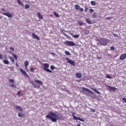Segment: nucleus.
Returning a JSON list of instances; mask_svg holds the SVG:
<instances>
[{
    "label": "nucleus",
    "instance_id": "a878e982",
    "mask_svg": "<svg viewBox=\"0 0 126 126\" xmlns=\"http://www.w3.org/2000/svg\"><path fill=\"white\" fill-rule=\"evenodd\" d=\"M78 23H79V25H80V26H82V25H84V23H83V22H82V21H79V22H78Z\"/></svg>",
    "mask_w": 126,
    "mask_h": 126
},
{
    "label": "nucleus",
    "instance_id": "6e6552de",
    "mask_svg": "<svg viewBox=\"0 0 126 126\" xmlns=\"http://www.w3.org/2000/svg\"><path fill=\"white\" fill-rule=\"evenodd\" d=\"M73 119H74V120H78L79 121H80L81 122H85V120L84 119H82L80 118H78V117H77L76 116H75L74 115V114H73Z\"/></svg>",
    "mask_w": 126,
    "mask_h": 126
},
{
    "label": "nucleus",
    "instance_id": "7ed1b4c3",
    "mask_svg": "<svg viewBox=\"0 0 126 126\" xmlns=\"http://www.w3.org/2000/svg\"><path fill=\"white\" fill-rule=\"evenodd\" d=\"M82 92L85 95H86V92H88V93H89L90 94H93V92L92 91L84 87L82 88Z\"/></svg>",
    "mask_w": 126,
    "mask_h": 126
},
{
    "label": "nucleus",
    "instance_id": "f3484780",
    "mask_svg": "<svg viewBox=\"0 0 126 126\" xmlns=\"http://www.w3.org/2000/svg\"><path fill=\"white\" fill-rule=\"evenodd\" d=\"M91 89H92V90H93V91H94V92H96L97 94H101V93H100V92L98 91L96 89H94L92 88H91Z\"/></svg>",
    "mask_w": 126,
    "mask_h": 126
},
{
    "label": "nucleus",
    "instance_id": "58836bf2",
    "mask_svg": "<svg viewBox=\"0 0 126 126\" xmlns=\"http://www.w3.org/2000/svg\"><path fill=\"white\" fill-rule=\"evenodd\" d=\"M18 117H19V118H21L22 117V113H18Z\"/></svg>",
    "mask_w": 126,
    "mask_h": 126
},
{
    "label": "nucleus",
    "instance_id": "c9c22d12",
    "mask_svg": "<svg viewBox=\"0 0 126 126\" xmlns=\"http://www.w3.org/2000/svg\"><path fill=\"white\" fill-rule=\"evenodd\" d=\"M12 56L14 58L15 60H17V56H16V55H14V54H12Z\"/></svg>",
    "mask_w": 126,
    "mask_h": 126
},
{
    "label": "nucleus",
    "instance_id": "13d9d810",
    "mask_svg": "<svg viewBox=\"0 0 126 126\" xmlns=\"http://www.w3.org/2000/svg\"><path fill=\"white\" fill-rule=\"evenodd\" d=\"M97 59H101V57H98V58H97Z\"/></svg>",
    "mask_w": 126,
    "mask_h": 126
},
{
    "label": "nucleus",
    "instance_id": "49530a36",
    "mask_svg": "<svg viewBox=\"0 0 126 126\" xmlns=\"http://www.w3.org/2000/svg\"><path fill=\"white\" fill-rule=\"evenodd\" d=\"M113 35L114 36V37H118V34H117L116 33H114Z\"/></svg>",
    "mask_w": 126,
    "mask_h": 126
},
{
    "label": "nucleus",
    "instance_id": "c03bdc74",
    "mask_svg": "<svg viewBox=\"0 0 126 126\" xmlns=\"http://www.w3.org/2000/svg\"><path fill=\"white\" fill-rule=\"evenodd\" d=\"M10 60H11L12 63H14V59L13 58H11Z\"/></svg>",
    "mask_w": 126,
    "mask_h": 126
},
{
    "label": "nucleus",
    "instance_id": "37998d69",
    "mask_svg": "<svg viewBox=\"0 0 126 126\" xmlns=\"http://www.w3.org/2000/svg\"><path fill=\"white\" fill-rule=\"evenodd\" d=\"M10 50H11V51H14V48L13 47H10Z\"/></svg>",
    "mask_w": 126,
    "mask_h": 126
},
{
    "label": "nucleus",
    "instance_id": "bb28decb",
    "mask_svg": "<svg viewBox=\"0 0 126 126\" xmlns=\"http://www.w3.org/2000/svg\"><path fill=\"white\" fill-rule=\"evenodd\" d=\"M91 4H92V5H96V2L94 1H91Z\"/></svg>",
    "mask_w": 126,
    "mask_h": 126
},
{
    "label": "nucleus",
    "instance_id": "c756f323",
    "mask_svg": "<svg viewBox=\"0 0 126 126\" xmlns=\"http://www.w3.org/2000/svg\"><path fill=\"white\" fill-rule=\"evenodd\" d=\"M84 7H85V9H84L85 12H87V11H88V7H87V6H85Z\"/></svg>",
    "mask_w": 126,
    "mask_h": 126
},
{
    "label": "nucleus",
    "instance_id": "4d7b16f0",
    "mask_svg": "<svg viewBox=\"0 0 126 126\" xmlns=\"http://www.w3.org/2000/svg\"><path fill=\"white\" fill-rule=\"evenodd\" d=\"M34 88H36V85L34 86Z\"/></svg>",
    "mask_w": 126,
    "mask_h": 126
},
{
    "label": "nucleus",
    "instance_id": "c85d7f7f",
    "mask_svg": "<svg viewBox=\"0 0 126 126\" xmlns=\"http://www.w3.org/2000/svg\"><path fill=\"white\" fill-rule=\"evenodd\" d=\"M65 55H66V56H70V53H69V52L67 51H65Z\"/></svg>",
    "mask_w": 126,
    "mask_h": 126
},
{
    "label": "nucleus",
    "instance_id": "e433bc0d",
    "mask_svg": "<svg viewBox=\"0 0 126 126\" xmlns=\"http://www.w3.org/2000/svg\"><path fill=\"white\" fill-rule=\"evenodd\" d=\"M50 68H51V69H52V70H54V69H55V66H54V65H51V66H50Z\"/></svg>",
    "mask_w": 126,
    "mask_h": 126
},
{
    "label": "nucleus",
    "instance_id": "09e8293b",
    "mask_svg": "<svg viewBox=\"0 0 126 126\" xmlns=\"http://www.w3.org/2000/svg\"><path fill=\"white\" fill-rule=\"evenodd\" d=\"M1 59H2V55L0 54V60H1Z\"/></svg>",
    "mask_w": 126,
    "mask_h": 126
},
{
    "label": "nucleus",
    "instance_id": "dca6fc26",
    "mask_svg": "<svg viewBox=\"0 0 126 126\" xmlns=\"http://www.w3.org/2000/svg\"><path fill=\"white\" fill-rule=\"evenodd\" d=\"M34 82L35 83H37L38 84H40V85H43V82H42V81H40V80H35L34 81Z\"/></svg>",
    "mask_w": 126,
    "mask_h": 126
},
{
    "label": "nucleus",
    "instance_id": "4c0bfd02",
    "mask_svg": "<svg viewBox=\"0 0 126 126\" xmlns=\"http://www.w3.org/2000/svg\"><path fill=\"white\" fill-rule=\"evenodd\" d=\"M34 68H30V71H31V72H34Z\"/></svg>",
    "mask_w": 126,
    "mask_h": 126
},
{
    "label": "nucleus",
    "instance_id": "9b49d317",
    "mask_svg": "<svg viewBox=\"0 0 126 126\" xmlns=\"http://www.w3.org/2000/svg\"><path fill=\"white\" fill-rule=\"evenodd\" d=\"M37 17L40 19V20H42L43 18L44 17H43L42 15H41V13L40 12L37 13Z\"/></svg>",
    "mask_w": 126,
    "mask_h": 126
},
{
    "label": "nucleus",
    "instance_id": "ea45409f",
    "mask_svg": "<svg viewBox=\"0 0 126 126\" xmlns=\"http://www.w3.org/2000/svg\"><path fill=\"white\" fill-rule=\"evenodd\" d=\"M89 11L90 13H92V12H94V10H93V9H90Z\"/></svg>",
    "mask_w": 126,
    "mask_h": 126
},
{
    "label": "nucleus",
    "instance_id": "864d4df0",
    "mask_svg": "<svg viewBox=\"0 0 126 126\" xmlns=\"http://www.w3.org/2000/svg\"><path fill=\"white\" fill-rule=\"evenodd\" d=\"M2 11H5V10H4V9H2Z\"/></svg>",
    "mask_w": 126,
    "mask_h": 126
},
{
    "label": "nucleus",
    "instance_id": "72a5a7b5",
    "mask_svg": "<svg viewBox=\"0 0 126 126\" xmlns=\"http://www.w3.org/2000/svg\"><path fill=\"white\" fill-rule=\"evenodd\" d=\"M9 82H11L12 83H14V80H13V79H10L9 80Z\"/></svg>",
    "mask_w": 126,
    "mask_h": 126
},
{
    "label": "nucleus",
    "instance_id": "f8f14e48",
    "mask_svg": "<svg viewBox=\"0 0 126 126\" xmlns=\"http://www.w3.org/2000/svg\"><path fill=\"white\" fill-rule=\"evenodd\" d=\"M32 36L33 38H34V39H37V40H38V41H40V37H38V36H37V35H36L33 32H32Z\"/></svg>",
    "mask_w": 126,
    "mask_h": 126
},
{
    "label": "nucleus",
    "instance_id": "a18cd8bd",
    "mask_svg": "<svg viewBox=\"0 0 126 126\" xmlns=\"http://www.w3.org/2000/svg\"><path fill=\"white\" fill-rule=\"evenodd\" d=\"M122 100H123V101H124V102H125V103H126V98H122Z\"/></svg>",
    "mask_w": 126,
    "mask_h": 126
},
{
    "label": "nucleus",
    "instance_id": "473e14b6",
    "mask_svg": "<svg viewBox=\"0 0 126 126\" xmlns=\"http://www.w3.org/2000/svg\"><path fill=\"white\" fill-rule=\"evenodd\" d=\"M106 78H109V79H112V77L109 75L108 74H107L106 75Z\"/></svg>",
    "mask_w": 126,
    "mask_h": 126
},
{
    "label": "nucleus",
    "instance_id": "8fccbe9b",
    "mask_svg": "<svg viewBox=\"0 0 126 126\" xmlns=\"http://www.w3.org/2000/svg\"><path fill=\"white\" fill-rule=\"evenodd\" d=\"M25 76H26V77H29V75H28L27 74H26Z\"/></svg>",
    "mask_w": 126,
    "mask_h": 126
},
{
    "label": "nucleus",
    "instance_id": "de8ad7c7",
    "mask_svg": "<svg viewBox=\"0 0 126 126\" xmlns=\"http://www.w3.org/2000/svg\"><path fill=\"white\" fill-rule=\"evenodd\" d=\"M21 93V91H19L18 92L17 95H20V93Z\"/></svg>",
    "mask_w": 126,
    "mask_h": 126
},
{
    "label": "nucleus",
    "instance_id": "ddd939ff",
    "mask_svg": "<svg viewBox=\"0 0 126 126\" xmlns=\"http://www.w3.org/2000/svg\"><path fill=\"white\" fill-rule=\"evenodd\" d=\"M75 76L78 78H81L82 77V74L81 73H76Z\"/></svg>",
    "mask_w": 126,
    "mask_h": 126
},
{
    "label": "nucleus",
    "instance_id": "2eb2a0df",
    "mask_svg": "<svg viewBox=\"0 0 126 126\" xmlns=\"http://www.w3.org/2000/svg\"><path fill=\"white\" fill-rule=\"evenodd\" d=\"M24 65H25V68H27V67H28V65H29V62H28V61H26L25 62Z\"/></svg>",
    "mask_w": 126,
    "mask_h": 126
},
{
    "label": "nucleus",
    "instance_id": "412c9836",
    "mask_svg": "<svg viewBox=\"0 0 126 126\" xmlns=\"http://www.w3.org/2000/svg\"><path fill=\"white\" fill-rule=\"evenodd\" d=\"M3 62L5 64H9V62H8L7 60H4L3 61Z\"/></svg>",
    "mask_w": 126,
    "mask_h": 126
},
{
    "label": "nucleus",
    "instance_id": "f704fd0d",
    "mask_svg": "<svg viewBox=\"0 0 126 126\" xmlns=\"http://www.w3.org/2000/svg\"><path fill=\"white\" fill-rule=\"evenodd\" d=\"M110 19H112V18H111V17H107L105 18V20H110Z\"/></svg>",
    "mask_w": 126,
    "mask_h": 126
},
{
    "label": "nucleus",
    "instance_id": "4468645a",
    "mask_svg": "<svg viewBox=\"0 0 126 126\" xmlns=\"http://www.w3.org/2000/svg\"><path fill=\"white\" fill-rule=\"evenodd\" d=\"M16 109L17 110V111H19L20 112H23V109H22V108L19 106H17L16 107Z\"/></svg>",
    "mask_w": 126,
    "mask_h": 126
},
{
    "label": "nucleus",
    "instance_id": "5701e85b",
    "mask_svg": "<svg viewBox=\"0 0 126 126\" xmlns=\"http://www.w3.org/2000/svg\"><path fill=\"white\" fill-rule=\"evenodd\" d=\"M10 87H12V88H16V85L15 84H12L10 85Z\"/></svg>",
    "mask_w": 126,
    "mask_h": 126
},
{
    "label": "nucleus",
    "instance_id": "a19ab883",
    "mask_svg": "<svg viewBox=\"0 0 126 126\" xmlns=\"http://www.w3.org/2000/svg\"><path fill=\"white\" fill-rule=\"evenodd\" d=\"M110 50H111V51H114V50H115V47L114 46H112L111 48H110Z\"/></svg>",
    "mask_w": 126,
    "mask_h": 126
},
{
    "label": "nucleus",
    "instance_id": "6ab92c4d",
    "mask_svg": "<svg viewBox=\"0 0 126 126\" xmlns=\"http://www.w3.org/2000/svg\"><path fill=\"white\" fill-rule=\"evenodd\" d=\"M108 88H110V89H111L113 91H115V90H117V88H116L114 87L110 86H108Z\"/></svg>",
    "mask_w": 126,
    "mask_h": 126
},
{
    "label": "nucleus",
    "instance_id": "aec40b11",
    "mask_svg": "<svg viewBox=\"0 0 126 126\" xmlns=\"http://www.w3.org/2000/svg\"><path fill=\"white\" fill-rule=\"evenodd\" d=\"M70 35H71V36L74 38H78V37H79V34L73 35L72 33H70Z\"/></svg>",
    "mask_w": 126,
    "mask_h": 126
},
{
    "label": "nucleus",
    "instance_id": "79ce46f5",
    "mask_svg": "<svg viewBox=\"0 0 126 126\" xmlns=\"http://www.w3.org/2000/svg\"><path fill=\"white\" fill-rule=\"evenodd\" d=\"M91 112H92V113H95V109H91Z\"/></svg>",
    "mask_w": 126,
    "mask_h": 126
},
{
    "label": "nucleus",
    "instance_id": "393cba45",
    "mask_svg": "<svg viewBox=\"0 0 126 126\" xmlns=\"http://www.w3.org/2000/svg\"><path fill=\"white\" fill-rule=\"evenodd\" d=\"M29 7H30V5H29L28 4H26L25 5V8L26 9H27V8H29Z\"/></svg>",
    "mask_w": 126,
    "mask_h": 126
},
{
    "label": "nucleus",
    "instance_id": "1a4fd4ad",
    "mask_svg": "<svg viewBox=\"0 0 126 126\" xmlns=\"http://www.w3.org/2000/svg\"><path fill=\"white\" fill-rule=\"evenodd\" d=\"M2 14L3 15H5L6 16H7V17H9V18L12 17V15L8 12H6V13L4 12L2 13Z\"/></svg>",
    "mask_w": 126,
    "mask_h": 126
},
{
    "label": "nucleus",
    "instance_id": "7c9ffc66",
    "mask_svg": "<svg viewBox=\"0 0 126 126\" xmlns=\"http://www.w3.org/2000/svg\"><path fill=\"white\" fill-rule=\"evenodd\" d=\"M90 33V32L89 31H86L84 32V33L85 35H88Z\"/></svg>",
    "mask_w": 126,
    "mask_h": 126
},
{
    "label": "nucleus",
    "instance_id": "4be33fe9",
    "mask_svg": "<svg viewBox=\"0 0 126 126\" xmlns=\"http://www.w3.org/2000/svg\"><path fill=\"white\" fill-rule=\"evenodd\" d=\"M86 21L87 23H88V24H92V22H91V21H90L89 19H87Z\"/></svg>",
    "mask_w": 126,
    "mask_h": 126
},
{
    "label": "nucleus",
    "instance_id": "603ef678",
    "mask_svg": "<svg viewBox=\"0 0 126 126\" xmlns=\"http://www.w3.org/2000/svg\"><path fill=\"white\" fill-rule=\"evenodd\" d=\"M51 55H54V56H55V53L51 52Z\"/></svg>",
    "mask_w": 126,
    "mask_h": 126
},
{
    "label": "nucleus",
    "instance_id": "20e7f679",
    "mask_svg": "<svg viewBox=\"0 0 126 126\" xmlns=\"http://www.w3.org/2000/svg\"><path fill=\"white\" fill-rule=\"evenodd\" d=\"M50 66V65H49V64L47 63H44L43 64V69H44V70H46V71H47V72H50L51 73H52V72H53L52 71V70H49L48 68Z\"/></svg>",
    "mask_w": 126,
    "mask_h": 126
},
{
    "label": "nucleus",
    "instance_id": "0eeeda50",
    "mask_svg": "<svg viewBox=\"0 0 126 126\" xmlns=\"http://www.w3.org/2000/svg\"><path fill=\"white\" fill-rule=\"evenodd\" d=\"M75 8H76L77 10H80V11H81V12H83V8H80V6H79V5L75 4Z\"/></svg>",
    "mask_w": 126,
    "mask_h": 126
},
{
    "label": "nucleus",
    "instance_id": "423d86ee",
    "mask_svg": "<svg viewBox=\"0 0 126 126\" xmlns=\"http://www.w3.org/2000/svg\"><path fill=\"white\" fill-rule=\"evenodd\" d=\"M66 60L68 63L73 65V66H75V63H74V61L69 60L68 58H66Z\"/></svg>",
    "mask_w": 126,
    "mask_h": 126
},
{
    "label": "nucleus",
    "instance_id": "39448f33",
    "mask_svg": "<svg viewBox=\"0 0 126 126\" xmlns=\"http://www.w3.org/2000/svg\"><path fill=\"white\" fill-rule=\"evenodd\" d=\"M64 44L66 46H69L71 47L75 46V43L73 41H66L64 42Z\"/></svg>",
    "mask_w": 126,
    "mask_h": 126
},
{
    "label": "nucleus",
    "instance_id": "f257e3e1",
    "mask_svg": "<svg viewBox=\"0 0 126 126\" xmlns=\"http://www.w3.org/2000/svg\"><path fill=\"white\" fill-rule=\"evenodd\" d=\"M57 112H50L46 116V119H49V120H51L52 122H53V123H56L58 120H62V118H61L60 117H58V115H57Z\"/></svg>",
    "mask_w": 126,
    "mask_h": 126
},
{
    "label": "nucleus",
    "instance_id": "9d476101",
    "mask_svg": "<svg viewBox=\"0 0 126 126\" xmlns=\"http://www.w3.org/2000/svg\"><path fill=\"white\" fill-rule=\"evenodd\" d=\"M126 58V54L124 53L123 54H122L120 57V60L121 61H124V60H125Z\"/></svg>",
    "mask_w": 126,
    "mask_h": 126
},
{
    "label": "nucleus",
    "instance_id": "2f4dec72",
    "mask_svg": "<svg viewBox=\"0 0 126 126\" xmlns=\"http://www.w3.org/2000/svg\"><path fill=\"white\" fill-rule=\"evenodd\" d=\"M54 14L55 16H56V17H60L59 14L57 13V12H54Z\"/></svg>",
    "mask_w": 126,
    "mask_h": 126
},
{
    "label": "nucleus",
    "instance_id": "b1692460",
    "mask_svg": "<svg viewBox=\"0 0 126 126\" xmlns=\"http://www.w3.org/2000/svg\"><path fill=\"white\" fill-rule=\"evenodd\" d=\"M17 2H18V4L19 5H23V4L22 3V2H21V1L20 0H17Z\"/></svg>",
    "mask_w": 126,
    "mask_h": 126
},
{
    "label": "nucleus",
    "instance_id": "5fc2aeb1",
    "mask_svg": "<svg viewBox=\"0 0 126 126\" xmlns=\"http://www.w3.org/2000/svg\"><path fill=\"white\" fill-rule=\"evenodd\" d=\"M64 36H65L66 37H67V34H65Z\"/></svg>",
    "mask_w": 126,
    "mask_h": 126
},
{
    "label": "nucleus",
    "instance_id": "3c124183",
    "mask_svg": "<svg viewBox=\"0 0 126 126\" xmlns=\"http://www.w3.org/2000/svg\"><path fill=\"white\" fill-rule=\"evenodd\" d=\"M107 56H108V57H112V55L111 54H108Z\"/></svg>",
    "mask_w": 126,
    "mask_h": 126
},
{
    "label": "nucleus",
    "instance_id": "f03ea898",
    "mask_svg": "<svg viewBox=\"0 0 126 126\" xmlns=\"http://www.w3.org/2000/svg\"><path fill=\"white\" fill-rule=\"evenodd\" d=\"M98 42L99 44H101L102 46H107L109 42H110V40L108 39L100 38L98 39Z\"/></svg>",
    "mask_w": 126,
    "mask_h": 126
},
{
    "label": "nucleus",
    "instance_id": "6e6d98bb",
    "mask_svg": "<svg viewBox=\"0 0 126 126\" xmlns=\"http://www.w3.org/2000/svg\"><path fill=\"white\" fill-rule=\"evenodd\" d=\"M16 65L17 66H18V65L17 64V63H16Z\"/></svg>",
    "mask_w": 126,
    "mask_h": 126
},
{
    "label": "nucleus",
    "instance_id": "a211bd4d",
    "mask_svg": "<svg viewBox=\"0 0 126 126\" xmlns=\"http://www.w3.org/2000/svg\"><path fill=\"white\" fill-rule=\"evenodd\" d=\"M20 71L22 72V74H23L24 75H26V74H27V73L26 72V71H24L22 69H20Z\"/></svg>",
    "mask_w": 126,
    "mask_h": 126
},
{
    "label": "nucleus",
    "instance_id": "cd10ccee",
    "mask_svg": "<svg viewBox=\"0 0 126 126\" xmlns=\"http://www.w3.org/2000/svg\"><path fill=\"white\" fill-rule=\"evenodd\" d=\"M97 13L94 12L93 14V18H96V17H97Z\"/></svg>",
    "mask_w": 126,
    "mask_h": 126
}]
</instances>
